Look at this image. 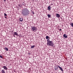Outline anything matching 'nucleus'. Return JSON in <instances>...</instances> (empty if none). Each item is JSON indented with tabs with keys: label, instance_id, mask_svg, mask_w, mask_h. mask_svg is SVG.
<instances>
[{
	"label": "nucleus",
	"instance_id": "39448f33",
	"mask_svg": "<svg viewBox=\"0 0 73 73\" xmlns=\"http://www.w3.org/2000/svg\"><path fill=\"white\" fill-rule=\"evenodd\" d=\"M58 66V68H59L60 70H61V71H62V72H63V69H62V68H61V67L60 66Z\"/></svg>",
	"mask_w": 73,
	"mask_h": 73
},
{
	"label": "nucleus",
	"instance_id": "6ab92c4d",
	"mask_svg": "<svg viewBox=\"0 0 73 73\" xmlns=\"http://www.w3.org/2000/svg\"><path fill=\"white\" fill-rule=\"evenodd\" d=\"M56 68H55L57 70H58V67H57V66H56Z\"/></svg>",
	"mask_w": 73,
	"mask_h": 73
},
{
	"label": "nucleus",
	"instance_id": "dca6fc26",
	"mask_svg": "<svg viewBox=\"0 0 73 73\" xmlns=\"http://www.w3.org/2000/svg\"><path fill=\"white\" fill-rule=\"evenodd\" d=\"M23 6H25V3H23Z\"/></svg>",
	"mask_w": 73,
	"mask_h": 73
},
{
	"label": "nucleus",
	"instance_id": "4be33fe9",
	"mask_svg": "<svg viewBox=\"0 0 73 73\" xmlns=\"http://www.w3.org/2000/svg\"><path fill=\"white\" fill-rule=\"evenodd\" d=\"M55 70H57V69L56 68H55Z\"/></svg>",
	"mask_w": 73,
	"mask_h": 73
},
{
	"label": "nucleus",
	"instance_id": "b1692460",
	"mask_svg": "<svg viewBox=\"0 0 73 73\" xmlns=\"http://www.w3.org/2000/svg\"><path fill=\"white\" fill-rule=\"evenodd\" d=\"M5 17V18L6 19H7V17Z\"/></svg>",
	"mask_w": 73,
	"mask_h": 73
},
{
	"label": "nucleus",
	"instance_id": "4468645a",
	"mask_svg": "<svg viewBox=\"0 0 73 73\" xmlns=\"http://www.w3.org/2000/svg\"><path fill=\"white\" fill-rule=\"evenodd\" d=\"M47 16L48 17H49V18H50V17H51V15L50 14H48L47 15Z\"/></svg>",
	"mask_w": 73,
	"mask_h": 73
},
{
	"label": "nucleus",
	"instance_id": "9d476101",
	"mask_svg": "<svg viewBox=\"0 0 73 73\" xmlns=\"http://www.w3.org/2000/svg\"><path fill=\"white\" fill-rule=\"evenodd\" d=\"M1 73H5V70H2L1 71Z\"/></svg>",
	"mask_w": 73,
	"mask_h": 73
},
{
	"label": "nucleus",
	"instance_id": "f8f14e48",
	"mask_svg": "<svg viewBox=\"0 0 73 73\" xmlns=\"http://www.w3.org/2000/svg\"><path fill=\"white\" fill-rule=\"evenodd\" d=\"M19 20H20V21L22 22V21H23V19L22 18H20Z\"/></svg>",
	"mask_w": 73,
	"mask_h": 73
},
{
	"label": "nucleus",
	"instance_id": "a211bd4d",
	"mask_svg": "<svg viewBox=\"0 0 73 73\" xmlns=\"http://www.w3.org/2000/svg\"><path fill=\"white\" fill-rule=\"evenodd\" d=\"M4 15L5 16H7V14L6 13H4Z\"/></svg>",
	"mask_w": 73,
	"mask_h": 73
},
{
	"label": "nucleus",
	"instance_id": "20e7f679",
	"mask_svg": "<svg viewBox=\"0 0 73 73\" xmlns=\"http://www.w3.org/2000/svg\"><path fill=\"white\" fill-rule=\"evenodd\" d=\"M63 37L64 38H68V36L66 35V34H64L63 35Z\"/></svg>",
	"mask_w": 73,
	"mask_h": 73
},
{
	"label": "nucleus",
	"instance_id": "0eeeda50",
	"mask_svg": "<svg viewBox=\"0 0 73 73\" xmlns=\"http://www.w3.org/2000/svg\"><path fill=\"white\" fill-rule=\"evenodd\" d=\"M14 35H15L16 36H19V35L17 33V32H14Z\"/></svg>",
	"mask_w": 73,
	"mask_h": 73
},
{
	"label": "nucleus",
	"instance_id": "423d86ee",
	"mask_svg": "<svg viewBox=\"0 0 73 73\" xmlns=\"http://www.w3.org/2000/svg\"><path fill=\"white\" fill-rule=\"evenodd\" d=\"M2 68H4V69H5V70H7V69H8L7 67L6 66H2Z\"/></svg>",
	"mask_w": 73,
	"mask_h": 73
},
{
	"label": "nucleus",
	"instance_id": "f3484780",
	"mask_svg": "<svg viewBox=\"0 0 73 73\" xmlns=\"http://www.w3.org/2000/svg\"><path fill=\"white\" fill-rule=\"evenodd\" d=\"M0 58H3V57L2 56L0 55Z\"/></svg>",
	"mask_w": 73,
	"mask_h": 73
},
{
	"label": "nucleus",
	"instance_id": "ddd939ff",
	"mask_svg": "<svg viewBox=\"0 0 73 73\" xmlns=\"http://www.w3.org/2000/svg\"><path fill=\"white\" fill-rule=\"evenodd\" d=\"M35 46H31V49H33V48H35Z\"/></svg>",
	"mask_w": 73,
	"mask_h": 73
},
{
	"label": "nucleus",
	"instance_id": "f03ea898",
	"mask_svg": "<svg viewBox=\"0 0 73 73\" xmlns=\"http://www.w3.org/2000/svg\"><path fill=\"white\" fill-rule=\"evenodd\" d=\"M47 41L48 42L47 43V45H48V46H53V43L52 41H50L49 39H47Z\"/></svg>",
	"mask_w": 73,
	"mask_h": 73
},
{
	"label": "nucleus",
	"instance_id": "a878e982",
	"mask_svg": "<svg viewBox=\"0 0 73 73\" xmlns=\"http://www.w3.org/2000/svg\"><path fill=\"white\" fill-rule=\"evenodd\" d=\"M52 0V1H54V0Z\"/></svg>",
	"mask_w": 73,
	"mask_h": 73
},
{
	"label": "nucleus",
	"instance_id": "f257e3e1",
	"mask_svg": "<svg viewBox=\"0 0 73 73\" xmlns=\"http://www.w3.org/2000/svg\"><path fill=\"white\" fill-rule=\"evenodd\" d=\"M29 11L28 9H23L22 11V13L23 15L28 16L29 14Z\"/></svg>",
	"mask_w": 73,
	"mask_h": 73
},
{
	"label": "nucleus",
	"instance_id": "412c9836",
	"mask_svg": "<svg viewBox=\"0 0 73 73\" xmlns=\"http://www.w3.org/2000/svg\"><path fill=\"white\" fill-rule=\"evenodd\" d=\"M3 1L4 2H5V1H6V0H3Z\"/></svg>",
	"mask_w": 73,
	"mask_h": 73
},
{
	"label": "nucleus",
	"instance_id": "6e6552de",
	"mask_svg": "<svg viewBox=\"0 0 73 73\" xmlns=\"http://www.w3.org/2000/svg\"><path fill=\"white\" fill-rule=\"evenodd\" d=\"M56 17H60V15L58 14H56Z\"/></svg>",
	"mask_w": 73,
	"mask_h": 73
},
{
	"label": "nucleus",
	"instance_id": "aec40b11",
	"mask_svg": "<svg viewBox=\"0 0 73 73\" xmlns=\"http://www.w3.org/2000/svg\"><path fill=\"white\" fill-rule=\"evenodd\" d=\"M32 13H33V15H34V14H35V13H34V12H33V11Z\"/></svg>",
	"mask_w": 73,
	"mask_h": 73
},
{
	"label": "nucleus",
	"instance_id": "393cba45",
	"mask_svg": "<svg viewBox=\"0 0 73 73\" xmlns=\"http://www.w3.org/2000/svg\"><path fill=\"white\" fill-rule=\"evenodd\" d=\"M14 37H15V35H14Z\"/></svg>",
	"mask_w": 73,
	"mask_h": 73
},
{
	"label": "nucleus",
	"instance_id": "7ed1b4c3",
	"mask_svg": "<svg viewBox=\"0 0 73 73\" xmlns=\"http://www.w3.org/2000/svg\"><path fill=\"white\" fill-rule=\"evenodd\" d=\"M37 30V27H35L34 26L31 27V31H33V32H36V31Z\"/></svg>",
	"mask_w": 73,
	"mask_h": 73
},
{
	"label": "nucleus",
	"instance_id": "1a4fd4ad",
	"mask_svg": "<svg viewBox=\"0 0 73 73\" xmlns=\"http://www.w3.org/2000/svg\"><path fill=\"white\" fill-rule=\"evenodd\" d=\"M48 11H50V9H51V7H50V6H49L48 7Z\"/></svg>",
	"mask_w": 73,
	"mask_h": 73
},
{
	"label": "nucleus",
	"instance_id": "2eb2a0df",
	"mask_svg": "<svg viewBox=\"0 0 73 73\" xmlns=\"http://www.w3.org/2000/svg\"><path fill=\"white\" fill-rule=\"evenodd\" d=\"M49 37H49L48 36H47L46 37V39H48Z\"/></svg>",
	"mask_w": 73,
	"mask_h": 73
},
{
	"label": "nucleus",
	"instance_id": "5701e85b",
	"mask_svg": "<svg viewBox=\"0 0 73 73\" xmlns=\"http://www.w3.org/2000/svg\"><path fill=\"white\" fill-rule=\"evenodd\" d=\"M60 31H61V29H60Z\"/></svg>",
	"mask_w": 73,
	"mask_h": 73
},
{
	"label": "nucleus",
	"instance_id": "9b49d317",
	"mask_svg": "<svg viewBox=\"0 0 73 73\" xmlns=\"http://www.w3.org/2000/svg\"><path fill=\"white\" fill-rule=\"evenodd\" d=\"M5 50H6V51H8V48L7 47H5L4 48Z\"/></svg>",
	"mask_w": 73,
	"mask_h": 73
}]
</instances>
